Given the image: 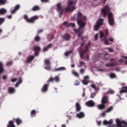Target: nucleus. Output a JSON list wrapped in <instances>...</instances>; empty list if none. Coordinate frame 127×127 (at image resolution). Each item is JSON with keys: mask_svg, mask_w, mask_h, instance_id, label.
Here are the masks:
<instances>
[{"mask_svg": "<svg viewBox=\"0 0 127 127\" xmlns=\"http://www.w3.org/2000/svg\"><path fill=\"white\" fill-rule=\"evenodd\" d=\"M62 38L65 41H69L71 39V35L68 33H65V35L62 36Z\"/></svg>", "mask_w": 127, "mask_h": 127, "instance_id": "nucleus-9", "label": "nucleus"}, {"mask_svg": "<svg viewBox=\"0 0 127 127\" xmlns=\"http://www.w3.org/2000/svg\"><path fill=\"white\" fill-rule=\"evenodd\" d=\"M52 48V44H50L48 46L44 47L43 49L44 52H46V51H48L50 48Z\"/></svg>", "mask_w": 127, "mask_h": 127, "instance_id": "nucleus-16", "label": "nucleus"}, {"mask_svg": "<svg viewBox=\"0 0 127 127\" xmlns=\"http://www.w3.org/2000/svg\"><path fill=\"white\" fill-rule=\"evenodd\" d=\"M110 7H109V5H106L101 9V13L103 15H107V13L110 11Z\"/></svg>", "mask_w": 127, "mask_h": 127, "instance_id": "nucleus-4", "label": "nucleus"}, {"mask_svg": "<svg viewBox=\"0 0 127 127\" xmlns=\"http://www.w3.org/2000/svg\"><path fill=\"white\" fill-rule=\"evenodd\" d=\"M118 65H119V64L118 62H116L113 63L107 64H106V67H114V66H118Z\"/></svg>", "mask_w": 127, "mask_h": 127, "instance_id": "nucleus-15", "label": "nucleus"}, {"mask_svg": "<svg viewBox=\"0 0 127 127\" xmlns=\"http://www.w3.org/2000/svg\"><path fill=\"white\" fill-rule=\"evenodd\" d=\"M77 24L79 25V28L74 29L73 31L75 33L78 34V37H81V35L83 34V28L86 26V23L82 19V16H77L76 18Z\"/></svg>", "mask_w": 127, "mask_h": 127, "instance_id": "nucleus-2", "label": "nucleus"}, {"mask_svg": "<svg viewBox=\"0 0 127 127\" xmlns=\"http://www.w3.org/2000/svg\"><path fill=\"white\" fill-rule=\"evenodd\" d=\"M7 66H11L12 65V61H10L6 64Z\"/></svg>", "mask_w": 127, "mask_h": 127, "instance_id": "nucleus-53", "label": "nucleus"}, {"mask_svg": "<svg viewBox=\"0 0 127 127\" xmlns=\"http://www.w3.org/2000/svg\"><path fill=\"white\" fill-rule=\"evenodd\" d=\"M95 96H96V93H92L90 95V98H91V99H94Z\"/></svg>", "mask_w": 127, "mask_h": 127, "instance_id": "nucleus-46", "label": "nucleus"}, {"mask_svg": "<svg viewBox=\"0 0 127 127\" xmlns=\"http://www.w3.org/2000/svg\"><path fill=\"white\" fill-rule=\"evenodd\" d=\"M44 64L46 65L45 67V69L48 71H50L51 70V62L49 59H46L44 61Z\"/></svg>", "mask_w": 127, "mask_h": 127, "instance_id": "nucleus-3", "label": "nucleus"}, {"mask_svg": "<svg viewBox=\"0 0 127 127\" xmlns=\"http://www.w3.org/2000/svg\"><path fill=\"white\" fill-rule=\"evenodd\" d=\"M48 87L49 84H45L42 87L41 91L43 93H46L48 91Z\"/></svg>", "mask_w": 127, "mask_h": 127, "instance_id": "nucleus-13", "label": "nucleus"}, {"mask_svg": "<svg viewBox=\"0 0 127 127\" xmlns=\"http://www.w3.org/2000/svg\"><path fill=\"white\" fill-rule=\"evenodd\" d=\"M30 116L31 118H34L36 117V111L35 110H33L31 111Z\"/></svg>", "mask_w": 127, "mask_h": 127, "instance_id": "nucleus-27", "label": "nucleus"}, {"mask_svg": "<svg viewBox=\"0 0 127 127\" xmlns=\"http://www.w3.org/2000/svg\"><path fill=\"white\" fill-rule=\"evenodd\" d=\"M84 16V14L82 13V12H78L77 13V16Z\"/></svg>", "mask_w": 127, "mask_h": 127, "instance_id": "nucleus-51", "label": "nucleus"}, {"mask_svg": "<svg viewBox=\"0 0 127 127\" xmlns=\"http://www.w3.org/2000/svg\"><path fill=\"white\" fill-rule=\"evenodd\" d=\"M108 22L111 26L115 25V19L113 16H108Z\"/></svg>", "mask_w": 127, "mask_h": 127, "instance_id": "nucleus-8", "label": "nucleus"}, {"mask_svg": "<svg viewBox=\"0 0 127 127\" xmlns=\"http://www.w3.org/2000/svg\"><path fill=\"white\" fill-rule=\"evenodd\" d=\"M71 53H72V51H71L69 52H65V56H68L69 55V54H71Z\"/></svg>", "mask_w": 127, "mask_h": 127, "instance_id": "nucleus-57", "label": "nucleus"}, {"mask_svg": "<svg viewBox=\"0 0 127 127\" xmlns=\"http://www.w3.org/2000/svg\"><path fill=\"white\" fill-rule=\"evenodd\" d=\"M86 59H85V61H89V57H90V56H89V55L88 54V53H86Z\"/></svg>", "mask_w": 127, "mask_h": 127, "instance_id": "nucleus-48", "label": "nucleus"}, {"mask_svg": "<svg viewBox=\"0 0 127 127\" xmlns=\"http://www.w3.org/2000/svg\"><path fill=\"white\" fill-rule=\"evenodd\" d=\"M83 65H85V62H80V66L81 67V66H83Z\"/></svg>", "mask_w": 127, "mask_h": 127, "instance_id": "nucleus-58", "label": "nucleus"}, {"mask_svg": "<svg viewBox=\"0 0 127 127\" xmlns=\"http://www.w3.org/2000/svg\"><path fill=\"white\" fill-rule=\"evenodd\" d=\"M72 74L75 76V77H77V78H79V74L78 73V72L75 71H72Z\"/></svg>", "mask_w": 127, "mask_h": 127, "instance_id": "nucleus-39", "label": "nucleus"}, {"mask_svg": "<svg viewBox=\"0 0 127 127\" xmlns=\"http://www.w3.org/2000/svg\"><path fill=\"white\" fill-rule=\"evenodd\" d=\"M76 117L78 118V119H82L85 117V114L83 112H80L76 114Z\"/></svg>", "mask_w": 127, "mask_h": 127, "instance_id": "nucleus-20", "label": "nucleus"}, {"mask_svg": "<svg viewBox=\"0 0 127 127\" xmlns=\"http://www.w3.org/2000/svg\"><path fill=\"white\" fill-rule=\"evenodd\" d=\"M41 39L40 38V37L39 36V35H37L35 37L34 40H35L36 42H39Z\"/></svg>", "mask_w": 127, "mask_h": 127, "instance_id": "nucleus-30", "label": "nucleus"}, {"mask_svg": "<svg viewBox=\"0 0 127 127\" xmlns=\"http://www.w3.org/2000/svg\"><path fill=\"white\" fill-rule=\"evenodd\" d=\"M16 123L18 126H19V125H21V124H22V120H21V119L19 118H17L16 119Z\"/></svg>", "mask_w": 127, "mask_h": 127, "instance_id": "nucleus-28", "label": "nucleus"}, {"mask_svg": "<svg viewBox=\"0 0 127 127\" xmlns=\"http://www.w3.org/2000/svg\"><path fill=\"white\" fill-rule=\"evenodd\" d=\"M97 24L100 25V26H102L103 24H104V19L102 18H100L96 23Z\"/></svg>", "mask_w": 127, "mask_h": 127, "instance_id": "nucleus-23", "label": "nucleus"}, {"mask_svg": "<svg viewBox=\"0 0 127 127\" xmlns=\"http://www.w3.org/2000/svg\"><path fill=\"white\" fill-rule=\"evenodd\" d=\"M10 12H11V14H14V13L16 12V11L14 9H13L10 10Z\"/></svg>", "mask_w": 127, "mask_h": 127, "instance_id": "nucleus-52", "label": "nucleus"}, {"mask_svg": "<svg viewBox=\"0 0 127 127\" xmlns=\"http://www.w3.org/2000/svg\"><path fill=\"white\" fill-rule=\"evenodd\" d=\"M19 7H20V5H19V4H18V5L15 6L14 9H15V10L16 11H17V10H18V9H19Z\"/></svg>", "mask_w": 127, "mask_h": 127, "instance_id": "nucleus-40", "label": "nucleus"}, {"mask_svg": "<svg viewBox=\"0 0 127 127\" xmlns=\"http://www.w3.org/2000/svg\"><path fill=\"white\" fill-rule=\"evenodd\" d=\"M8 92L9 94H14V93H15V89H14V88L10 87L8 88Z\"/></svg>", "mask_w": 127, "mask_h": 127, "instance_id": "nucleus-18", "label": "nucleus"}, {"mask_svg": "<svg viewBox=\"0 0 127 127\" xmlns=\"http://www.w3.org/2000/svg\"><path fill=\"white\" fill-rule=\"evenodd\" d=\"M79 72L80 74H84V73H85V69L84 68L80 69L79 70Z\"/></svg>", "mask_w": 127, "mask_h": 127, "instance_id": "nucleus-47", "label": "nucleus"}, {"mask_svg": "<svg viewBox=\"0 0 127 127\" xmlns=\"http://www.w3.org/2000/svg\"><path fill=\"white\" fill-rule=\"evenodd\" d=\"M7 127H15V125H14V124L13 123V121H10L8 122V125H7Z\"/></svg>", "mask_w": 127, "mask_h": 127, "instance_id": "nucleus-26", "label": "nucleus"}, {"mask_svg": "<svg viewBox=\"0 0 127 127\" xmlns=\"http://www.w3.org/2000/svg\"><path fill=\"white\" fill-rule=\"evenodd\" d=\"M71 26V27H75L76 25L74 23H69V27Z\"/></svg>", "mask_w": 127, "mask_h": 127, "instance_id": "nucleus-50", "label": "nucleus"}, {"mask_svg": "<svg viewBox=\"0 0 127 127\" xmlns=\"http://www.w3.org/2000/svg\"><path fill=\"white\" fill-rule=\"evenodd\" d=\"M84 53H85L83 52L82 51L80 52V55L81 58H83V57H84Z\"/></svg>", "mask_w": 127, "mask_h": 127, "instance_id": "nucleus-54", "label": "nucleus"}, {"mask_svg": "<svg viewBox=\"0 0 127 127\" xmlns=\"http://www.w3.org/2000/svg\"><path fill=\"white\" fill-rule=\"evenodd\" d=\"M108 50H109V52H113L114 51V50H113V49H112L111 48H109Z\"/></svg>", "mask_w": 127, "mask_h": 127, "instance_id": "nucleus-64", "label": "nucleus"}, {"mask_svg": "<svg viewBox=\"0 0 127 127\" xmlns=\"http://www.w3.org/2000/svg\"><path fill=\"white\" fill-rule=\"evenodd\" d=\"M17 80V79H16V78H12L11 79V82H16V80Z\"/></svg>", "mask_w": 127, "mask_h": 127, "instance_id": "nucleus-59", "label": "nucleus"}, {"mask_svg": "<svg viewBox=\"0 0 127 127\" xmlns=\"http://www.w3.org/2000/svg\"><path fill=\"white\" fill-rule=\"evenodd\" d=\"M4 22V18H0V25Z\"/></svg>", "mask_w": 127, "mask_h": 127, "instance_id": "nucleus-41", "label": "nucleus"}, {"mask_svg": "<svg viewBox=\"0 0 127 127\" xmlns=\"http://www.w3.org/2000/svg\"><path fill=\"white\" fill-rule=\"evenodd\" d=\"M120 94L127 93V86H123L122 87V90L120 91Z\"/></svg>", "mask_w": 127, "mask_h": 127, "instance_id": "nucleus-22", "label": "nucleus"}, {"mask_svg": "<svg viewBox=\"0 0 127 127\" xmlns=\"http://www.w3.org/2000/svg\"><path fill=\"white\" fill-rule=\"evenodd\" d=\"M60 80L59 78V76H56L55 77H51L47 81V83H49L50 82H53V81H55L57 83H58Z\"/></svg>", "mask_w": 127, "mask_h": 127, "instance_id": "nucleus-6", "label": "nucleus"}, {"mask_svg": "<svg viewBox=\"0 0 127 127\" xmlns=\"http://www.w3.org/2000/svg\"><path fill=\"white\" fill-rule=\"evenodd\" d=\"M104 40H105V42H104V43H105V44H106V45H109L110 44L109 43V40H108V39H104Z\"/></svg>", "mask_w": 127, "mask_h": 127, "instance_id": "nucleus-49", "label": "nucleus"}, {"mask_svg": "<svg viewBox=\"0 0 127 127\" xmlns=\"http://www.w3.org/2000/svg\"><path fill=\"white\" fill-rule=\"evenodd\" d=\"M34 51L35 52V56H38L40 51L41 50L39 46H34L33 48Z\"/></svg>", "mask_w": 127, "mask_h": 127, "instance_id": "nucleus-7", "label": "nucleus"}, {"mask_svg": "<svg viewBox=\"0 0 127 127\" xmlns=\"http://www.w3.org/2000/svg\"><path fill=\"white\" fill-rule=\"evenodd\" d=\"M6 2V0H0V4H4Z\"/></svg>", "mask_w": 127, "mask_h": 127, "instance_id": "nucleus-45", "label": "nucleus"}, {"mask_svg": "<svg viewBox=\"0 0 127 127\" xmlns=\"http://www.w3.org/2000/svg\"><path fill=\"white\" fill-rule=\"evenodd\" d=\"M115 93V91H114V90H110L109 91H107V94H114Z\"/></svg>", "mask_w": 127, "mask_h": 127, "instance_id": "nucleus-42", "label": "nucleus"}, {"mask_svg": "<svg viewBox=\"0 0 127 127\" xmlns=\"http://www.w3.org/2000/svg\"><path fill=\"white\" fill-rule=\"evenodd\" d=\"M109 103V98H108V97L106 96H103L102 100H101V104H103V105H106V104Z\"/></svg>", "mask_w": 127, "mask_h": 127, "instance_id": "nucleus-10", "label": "nucleus"}, {"mask_svg": "<svg viewBox=\"0 0 127 127\" xmlns=\"http://www.w3.org/2000/svg\"><path fill=\"white\" fill-rule=\"evenodd\" d=\"M97 108L99 109V110H105L106 108V106L105 104H103V103H102L101 104L98 105Z\"/></svg>", "mask_w": 127, "mask_h": 127, "instance_id": "nucleus-24", "label": "nucleus"}, {"mask_svg": "<svg viewBox=\"0 0 127 127\" xmlns=\"http://www.w3.org/2000/svg\"><path fill=\"white\" fill-rule=\"evenodd\" d=\"M41 32H43V29H41L38 30V33H41Z\"/></svg>", "mask_w": 127, "mask_h": 127, "instance_id": "nucleus-61", "label": "nucleus"}, {"mask_svg": "<svg viewBox=\"0 0 127 127\" xmlns=\"http://www.w3.org/2000/svg\"><path fill=\"white\" fill-rule=\"evenodd\" d=\"M53 38H54V35H53L51 37L47 38L48 41H51Z\"/></svg>", "mask_w": 127, "mask_h": 127, "instance_id": "nucleus-43", "label": "nucleus"}, {"mask_svg": "<svg viewBox=\"0 0 127 127\" xmlns=\"http://www.w3.org/2000/svg\"><path fill=\"white\" fill-rule=\"evenodd\" d=\"M90 87H91V88H92V89H94V90H95V91H99V88H97V87H96V85L95 84H91L90 85Z\"/></svg>", "mask_w": 127, "mask_h": 127, "instance_id": "nucleus-35", "label": "nucleus"}, {"mask_svg": "<svg viewBox=\"0 0 127 127\" xmlns=\"http://www.w3.org/2000/svg\"><path fill=\"white\" fill-rule=\"evenodd\" d=\"M34 58H35V57H34V56H29L26 59V63H31V62L34 60Z\"/></svg>", "mask_w": 127, "mask_h": 127, "instance_id": "nucleus-11", "label": "nucleus"}, {"mask_svg": "<svg viewBox=\"0 0 127 127\" xmlns=\"http://www.w3.org/2000/svg\"><path fill=\"white\" fill-rule=\"evenodd\" d=\"M39 9H40V7H39V6L36 5L33 7L32 10H33V11H36L39 10Z\"/></svg>", "mask_w": 127, "mask_h": 127, "instance_id": "nucleus-29", "label": "nucleus"}, {"mask_svg": "<svg viewBox=\"0 0 127 127\" xmlns=\"http://www.w3.org/2000/svg\"><path fill=\"white\" fill-rule=\"evenodd\" d=\"M98 34H96L94 36V38L95 40H98Z\"/></svg>", "mask_w": 127, "mask_h": 127, "instance_id": "nucleus-60", "label": "nucleus"}, {"mask_svg": "<svg viewBox=\"0 0 127 127\" xmlns=\"http://www.w3.org/2000/svg\"><path fill=\"white\" fill-rule=\"evenodd\" d=\"M82 84H83V85H88V84H89V80L83 79L82 80Z\"/></svg>", "mask_w": 127, "mask_h": 127, "instance_id": "nucleus-36", "label": "nucleus"}, {"mask_svg": "<svg viewBox=\"0 0 127 127\" xmlns=\"http://www.w3.org/2000/svg\"><path fill=\"white\" fill-rule=\"evenodd\" d=\"M105 36H107L108 37V35L109 34V30L108 29L105 30Z\"/></svg>", "mask_w": 127, "mask_h": 127, "instance_id": "nucleus-56", "label": "nucleus"}, {"mask_svg": "<svg viewBox=\"0 0 127 127\" xmlns=\"http://www.w3.org/2000/svg\"><path fill=\"white\" fill-rule=\"evenodd\" d=\"M90 87H91V88H92V89H94V90H95V91H99V88H97V87H96V85L95 84H91L90 85Z\"/></svg>", "mask_w": 127, "mask_h": 127, "instance_id": "nucleus-34", "label": "nucleus"}, {"mask_svg": "<svg viewBox=\"0 0 127 127\" xmlns=\"http://www.w3.org/2000/svg\"><path fill=\"white\" fill-rule=\"evenodd\" d=\"M17 83H18L19 84H21V83H22V78H21V77L19 78Z\"/></svg>", "mask_w": 127, "mask_h": 127, "instance_id": "nucleus-55", "label": "nucleus"}, {"mask_svg": "<svg viewBox=\"0 0 127 127\" xmlns=\"http://www.w3.org/2000/svg\"><path fill=\"white\" fill-rule=\"evenodd\" d=\"M100 37L101 38H103V37H104V38H107V36H106L103 32H100Z\"/></svg>", "mask_w": 127, "mask_h": 127, "instance_id": "nucleus-37", "label": "nucleus"}, {"mask_svg": "<svg viewBox=\"0 0 127 127\" xmlns=\"http://www.w3.org/2000/svg\"><path fill=\"white\" fill-rule=\"evenodd\" d=\"M89 76L87 75L84 76V80H89Z\"/></svg>", "mask_w": 127, "mask_h": 127, "instance_id": "nucleus-62", "label": "nucleus"}, {"mask_svg": "<svg viewBox=\"0 0 127 127\" xmlns=\"http://www.w3.org/2000/svg\"><path fill=\"white\" fill-rule=\"evenodd\" d=\"M41 1L42 2H49V0H41Z\"/></svg>", "mask_w": 127, "mask_h": 127, "instance_id": "nucleus-63", "label": "nucleus"}, {"mask_svg": "<svg viewBox=\"0 0 127 127\" xmlns=\"http://www.w3.org/2000/svg\"><path fill=\"white\" fill-rule=\"evenodd\" d=\"M100 26H101L100 25L96 23V24L94 26V30H95V31L99 30V29L100 28Z\"/></svg>", "mask_w": 127, "mask_h": 127, "instance_id": "nucleus-33", "label": "nucleus"}, {"mask_svg": "<svg viewBox=\"0 0 127 127\" xmlns=\"http://www.w3.org/2000/svg\"><path fill=\"white\" fill-rule=\"evenodd\" d=\"M90 46H91V43H90V42L88 43V44L86 45H85V48L82 51L83 52H84L85 53V54L89 51V48H90Z\"/></svg>", "mask_w": 127, "mask_h": 127, "instance_id": "nucleus-14", "label": "nucleus"}, {"mask_svg": "<svg viewBox=\"0 0 127 127\" xmlns=\"http://www.w3.org/2000/svg\"><path fill=\"white\" fill-rule=\"evenodd\" d=\"M75 107L76 109V112H80V111H81V105H80L79 103L77 102L76 103Z\"/></svg>", "mask_w": 127, "mask_h": 127, "instance_id": "nucleus-25", "label": "nucleus"}, {"mask_svg": "<svg viewBox=\"0 0 127 127\" xmlns=\"http://www.w3.org/2000/svg\"><path fill=\"white\" fill-rule=\"evenodd\" d=\"M24 19L27 21V22H29L30 23H32L34 22V20L35 19H38V16H34L30 18H28V16H24Z\"/></svg>", "mask_w": 127, "mask_h": 127, "instance_id": "nucleus-5", "label": "nucleus"}, {"mask_svg": "<svg viewBox=\"0 0 127 127\" xmlns=\"http://www.w3.org/2000/svg\"><path fill=\"white\" fill-rule=\"evenodd\" d=\"M74 85L75 86H79V85H80V82L77 80H75Z\"/></svg>", "mask_w": 127, "mask_h": 127, "instance_id": "nucleus-44", "label": "nucleus"}, {"mask_svg": "<svg viewBox=\"0 0 127 127\" xmlns=\"http://www.w3.org/2000/svg\"><path fill=\"white\" fill-rule=\"evenodd\" d=\"M110 78L114 79V78H116L117 77V75L114 73H111L110 75Z\"/></svg>", "mask_w": 127, "mask_h": 127, "instance_id": "nucleus-38", "label": "nucleus"}, {"mask_svg": "<svg viewBox=\"0 0 127 127\" xmlns=\"http://www.w3.org/2000/svg\"><path fill=\"white\" fill-rule=\"evenodd\" d=\"M113 124V120H110L109 121L107 120H104L103 121V125L104 126H107V125H112Z\"/></svg>", "mask_w": 127, "mask_h": 127, "instance_id": "nucleus-17", "label": "nucleus"}, {"mask_svg": "<svg viewBox=\"0 0 127 127\" xmlns=\"http://www.w3.org/2000/svg\"><path fill=\"white\" fill-rule=\"evenodd\" d=\"M63 25L65 26V27H70V23H68L67 21H64L63 24Z\"/></svg>", "mask_w": 127, "mask_h": 127, "instance_id": "nucleus-31", "label": "nucleus"}, {"mask_svg": "<svg viewBox=\"0 0 127 127\" xmlns=\"http://www.w3.org/2000/svg\"><path fill=\"white\" fill-rule=\"evenodd\" d=\"M85 105L87 106V107L92 108L93 107H95V102L92 100L88 101V102H86Z\"/></svg>", "mask_w": 127, "mask_h": 127, "instance_id": "nucleus-12", "label": "nucleus"}, {"mask_svg": "<svg viewBox=\"0 0 127 127\" xmlns=\"http://www.w3.org/2000/svg\"><path fill=\"white\" fill-rule=\"evenodd\" d=\"M66 70V68L64 66L60 67L58 68H56L54 69L55 72H58L59 71H65Z\"/></svg>", "mask_w": 127, "mask_h": 127, "instance_id": "nucleus-19", "label": "nucleus"}, {"mask_svg": "<svg viewBox=\"0 0 127 127\" xmlns=\"http://www.w3.org/2000/svg\"><path fill=\"white\" fill-rule=\"evenodd\" d=\"M6 12H7V10L6 9L3 8L0 9V15H3V14H5Z\"/></svg>", "mask_w": 127, "mask_h": 127, "instance_id": "nucleus-21", "label": "nucleus"}, {"mask_svg": "<svg viewBox=\"0 0 127 127\" xmlns=\"http://www.w3.org/2000/svg\"><path fill=\"white\" fill-rule=\"evenodd\" d=\"M113 109L114 107L113 106H111L105 111V113H110V112H112V111H113Z\"/></svg>", "mask_w": 127, "mask_h": 127, "instance_id": "nucleus-32", "label": "nucleus"}, {"mask_svg": "<svg viewBox=\"0 0 127 127\" xmlns=\"http://www.w3.org/2000/svg\"><path fill=\"white\" fill-rule=\"evenodd\" d=\"M72 3L73 1H69L66 8L63 9V7H62L61 3H58L57 4V9L58 12L59 13V15H64V13H65L66 11H68L69 12L73 11V10L75 9V6H72Z\"/></svg>", "mask_w": 127, "mask_h": 127, "instance_id": "nucleus-1", "label": "nucleus"}]
</instances>
